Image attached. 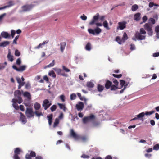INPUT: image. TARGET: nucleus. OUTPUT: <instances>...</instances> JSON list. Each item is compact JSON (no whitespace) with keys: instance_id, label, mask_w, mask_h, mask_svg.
I'll return each mask as SVG.
<instances>
[{"instance_id":"1","label":"nucleus","mask_w":159,"mask_h":159,"mask_svg":"<svg viewBox=\"0 0 159 159\" xmlns=\"http://www.w3.org/2000/svg\"><path fill=\"white\" fill-rule=\"evenodd\" d=\"M146 34V32L144 29L143 28H141L140 29L139 32H137L136 33L135 37L139 40H144L145 39L146 36L142 34L145 35Z\"/></svg>"},{"instance_id":"2","label":"nucleus","mask_w":159,"mask_h":159,"mask_svg":"<svg viewBox=\"0 0 159 159\" xmlns=\"http://www.w3.org/2000/svg\"><path fill=\"white\" fill-rule=\"evenodd\" d=\"M99 18V14L97 13L96 15L94 16L93 18L91 21H90L89 24L90 25H93L94 24H96L97 26H101L102 25V23H97L98 20Z\"/></svg>"},{"instance_id":"3","label":"nucleus","mask_w":159,"mask_h":159,"mask_svg":"<svg viewBox=\"0 0 159 159\" xmlns=\"http://www.w3.org/2000/svg\"><path fill=\"white\" fill-rule=\"evenodd\" d=\"M34 107L36 110L34 113L37 116L39 117L40 116H43V115L41 112H39L38 111V110L41 107V105L38 102L35 103L34 105Z\"/></svg>"},{"instance_id":"4","label":"nucleus","mask_w":159,"mask_h":159,"mask_svg":"<svg viewBox=\"0 0 159 159\" xmlns=\"http://www.w3.org/2000/svg\"><path fill=\"white\" fill-rule=\"evenodd\" d=\"M88 30L89 34L93 35H95V34H98L102 32L101 29L98 27L94 29H89Z\"/></svg>"},{"instance_id":"5","label":"nucleus","mask_w":159,"mask_h":159,"mask_svg":"<svg viewBox=\"0 0 159 159\" xmlns=\"http://www.w3.org/2000/svg\"><path fill=\"white\" fill-rule=\"evenodd\" d=\"M51 105L52 103L51 102H49L48 99H45L43 101L42 106L44 107L45 110H46Z\"/></svg>"},{"instance_id":"6","label":"nucleus","mask_w":159,"mask_h":159,"mask_svg":"<svg viewBox=\"0 0 159 159\" xmlns=\"http://www.w3.org/2000/svg\"><path fill=\"white\" fill-rule=\"evenodd\" d=\"M34 113L32 108H27L26 109L25 114L27 117L30 118L34 116Z\"/></svg>"},{"instance_id":"7","label":"nucleus","mask_w":159,"mask_h":159,"mask_svg":"<svg viewBox=\"0 0 159 159\" xmlns=\"http://www.w3.org/2000/svg\"><path fill=\"white\" fill-rule=\"evenodd\" d=\"M12 68L15 70L16 71L19 72H23L25 70L27 66L26 65H23L20 66L19 68H17L16 66L13 65L12 66Z\"/></svg>"},{"instance_id":"8","label":"nucleus","mask_w":159,"mask_h":159,"mask_svg":"<svg viewBox=\"0 0 159 159\" xmlns=\"http://www.w3.org/2000/svg\"><path fill=\"white\" fill-rule=\"evenodd\" d=\"M127 22L125 21L120 22H118V26L117 28V30H123L125 29L126 27V24Z\"/></svg>"},{"instance_id":"9","label":"nucleus","mask_w":159,"mask_h":159,"mask_svg":"<svg viewBox=\"0 0 159 159\" xmlns=\"http://www.w3.org/2000/svg\"><path fill=\"white\" fill-rule=\"evenodd\" d=\"M33 5H27L23 6L22 7V9L23 11H28L31 10L34 7Z\"/></svg>"},{"instance_id":"10","label":"nucleus","mask_w":159,"mask_h":159,"mask_svg":"<svg viewBox=\"0 0 159 159\" xmlns=\"http://www.w3.org/2000/svg\"><path fill=\"white\" fill-rule=\"evenodd\" d=\"M113 81L114 83V84L113 85L112 87L111 88V91L116 90V89H118V87L119 84L118 82L116 79H114L113 80Z\"/></svg>"},{"instance_id":"11","label":"nucleus","mask_w":159,"mask_h":159,"mask_svg":"<svg viewBox=\"0 0 159 159\" xmlns=\"http://www.w3.org/2000/svg\"><path fill=\"white\" fill-rule=\"evenodd\" d=\"M104 85L106 89H111L113 85L112 83L108 80H106Z\"/></svg>"},{"instance_id":"12","label":"nucleus","mask_w":159,"mask_h":159,"mask_svg":"<svg viewBox=\"0 0 159 159\" xmlns=\"http://www.w3.org/2000/svg\"><path fill=\"white\" fill-rule=\"evenodd\" d=\"M145 115V113L144 112H142L138 115L137 116V117H135L134 118H133V119L130 120V121H133V120H137V119L138 120H140L141 118H142V119H143L142 118Z\"/></svg>"},{"instance_id":"13","label":"nucleus","mask_w":159,"mask_h":159,"mask_svg":"<svg viewBox=\"0 0 159 159\" xmlns=\"http://www.w3.org/2000/svg\"><path fill=\"white\" fill-rule=\"evenodd\" d=\"M53 70L56 72V73L58 75H61L65 77L67 76V75L65 73H61V72L62 71V70L61 69L55 68H54Z\"/></svg>"},{"instance_id":"14","label":"nucleus","mask_w":159,"mask_h":159,"mask_svg":"<svg viewBox=\"0 0 159 159\" xmlns=\"http://www.w3.org/2000/svg\"><path fill=\"white\" fill-rule=\"evenodd\" d=\"M84 107V103L82 102H80L78 104L76 105V109L78 111L82 110Z\"/></svg>"},{"instance_id":"15","label":"nucleus","mask_w":159,"mask_h":159,"mask_svg":"<svg viewBox=\"0 0 159 159\" xmlns=\"http://www.w3.org/2000/svg\"><path fill=\"white\" fill-rule=\"evenodd\" d=\"M48 40L44 41L42 43H40L38 46L35 47L34 48L35 49H39L40 48H42V46H44L45 44L48 43Z\"/></svg>"},{"instance_id":"16","label":"nucleus","mask_w":159,"mask_h":159,"mask_svg":"<svg viewBox=\"0 0 159 159\" xmlns=\"http://www.w3.org/2000/svg\"><path fill=\"white\" fill-rule=\"evenodd\" d=\"M7 58L9 61L11 62H12L13 61V56L12 55H11V50L9 49L8 54L7 55Z\"/></svg>"},{"instance_id":"17","label":"nucleus","mask_w":159,"mask_h":159,"mask_svg":"<svg viewBox=\"0 0 159 159\" xmlns=\"http://www.w3.org/2000/svg\"><path fill=\"white\" fill-rule=\"evenodd\" d=\"M60 50L62 52H63L66 46V43L65 42H61L60 43Z\"/></svg>"},{"instance_id":"18","label":"nucleus","mask_w":159,"mask_h":159,"mask_svg":"<svg viewBox=\"0 0 159 159\" xmlns=\"http://www.w3.org/2000/svg\"><path fill=\"white\" fill-rule=\"evenodd\" d=\"M20 119L21 121L24 124L25 123L27 122V120L25 116L21 112L20 113Z\"/></svg>"},{"instance_id":"19","label":"nucleus","mask_w":159,"mask_h":159,"mask_svg":"<svg viewBox=\"0 0 159 159\" xmlns=\"http://www.w3.org/2000/svg\"><path fill=\"white\" fill-rule=\"evenodd\" d=\"M17 101V99H13L12 100L13 102V107L16 110H18L19 109V106L18 104L16 103Z\"/></svg>"},{"instance_id":"20","label":"nucleus","mask_w":159,"mask_h":159,"mask_svg":"<svg viewBox=\"0 0 159 159\" xmlns=\"http://www.w3.org/2000/svg\"><path fill=\"white\" fill-rule=\"evenodd\" d=\"M140 14L139 13H138L134 16V20L136 21H139L140 19Z\"/></svg>"},{"instance_id":"21","label":"nucleus","mask_w":159,"mask_h":159,"mask_svg":"<svg viewBox=\"0 0 159 159\" xmlns=\"http://www.w3.org/2000/svg\"><path fill=\"white\" fill-rule=\"evenodd\" d=\"M1 35L2 37L5 38H10V35L8 33L5 32H2L1 34Z\"/></svg>"},{"instance_id":"22","label":"nucleus","mask_w":159,"mask_h":159,"mask_svg":"<svg viewBox=\"0 0 159 159\" xmlns=\"http://www.w3.org/2000/svg\"><path fill=\"white\" fill-rule=\"evenodd\" d=\"M97 88L98 91L100 92H102L104 89L103 85L100 84H98Z\"/></svg>"},{"instance_id":"23","label":"nucleus","mask_w":159,"mask_h":159,"mask_svg":"<svg viewBox=\"0 0 159 159\" xmlns=\"http://www.w3.org/2000/svg\"><path fill=\"white\" fill-rule=\"evenodd\" d=\"M22 152V151L19 148H16L15 149L14 152V155H18L20 154Z\"/></svg>"},{"instance_id":"24","label":"nucleus","mask_w":159,"mask_h":159,"mask_svg":"<svg viewBox=\"0 0 159 159\" xmlns=\"http://www.w3.org/2000/svg\"><path fill=\"white\" fill-rule=\"evenodd\" d=\"M144 27L145 29L147 31L152 29L151 25L150 24L148 23H147L145 25H144Z\"/></svg>"},{"instance_id":"25","label":"nucleus","mask_w":159,"mask_h":159,"mask_svg":"<svg viewBox=\"0 0 159 159\" xmlns=\"http://www.w3.org/2000/svg\"><path fill=\"white\" fill-rule=\"evenodd\" d=\"M52 117L53 115L52 114H51L49 116H47V118H48V124L50 126L51 125H52Z\"/></svg>"},{"instance_id":"26","label":"nucleus","mask_w":159,"mask_h":159,"mask_svg":"<svg viewBox=\"0 0 159 159\" xmlns=\"http://www.w3.org/2000/svg\"><path fill=\"white\" fill-rule=\"evenodd\" d=\"M10 44V42L8 41H4L0 43V47H5Z\"/></svg>"},{"instance_id":"27","label":"nucleus","mask_w":159,"mask_h":159,"mask_svg":"<svg viewBox=\"0 0 159 159\" xmlns=\"http://www.w3.org/2000/svg\"><path fill=\"white\" fill-rule=\"evenodd\" d=\"M128 37L127 35L125 32H124L122 38L123 42L124 43L125 42V41L128 39Z\"/></svg>"},{"instance_id":"28","label":"nucleus","mask_w":159,"mask_h":159,"mask_svg":"<svg viewBox=\"0 0 159 159\" xmlns=\"http://www.w3.org/2000/svg\"><path fill=\"white\" fill-rule=\"evenodd\" d=\"M85 49L86 50L89 51L91 50V45L90 43L88 42L87 43L85 47Z\"/></svg>"},{"instance_id":"29","label":"nucleus","mask_w":159,"mask_h":159,"mask_svg":"<svg viewBox=\"0 0 159 159\" xmlns=\"http://www.w3.org/2000/svg\"><path fill=\"white\" fill-rule=\"evenodd\" d=\"M102 25L107 29L109 30L110 29V28L108 26V23L106 20H105L103 22Z\"/></svg>"},{"instance_id":"30","label":"nucleus","mask_w":159,"mask_h":159,"mask_svg":"<svg viewBox=\"0 0 159 159\" xmlns=\"http://www.w3.org/2000/svg\"><path fill=\"white\" fill-rule=\"evenodd\" d=\"M71 135L75 139H77L78 138V135L73 129H71Z\"/></svg>"},{"instance_id":"31","label":"nucleus","mask_w":159,"mask_h":159,"mask_svg":"<svg viewBox=\"0 0 159 159\" xmlns=\"http://www.w3.org/2000/svg\"><path fill=\"white\" fill-rule=\"evenodd\" d=\"M116 41L119 44H121L122 43H124L123 42L122 39H121L118 36L116 37Z\"/></svg>"},{"instance_id":"32","label":"nucleus","mask_w":159,"mask_h":159,"mask_svg":"<svg viewBox=\"0 0 159 159\" xmlns=\"http://www.w3.org/2000/svg\"><path fill=\"white\" fill-rule=\"evenodd\" d=\"M94 86V84L92 82L89 81L87 83V86L89 88H93Z\"/></svg>"},{"instance_id":"33","label":"nucleus","mask_w":159,"mask_h":159,"mask_svg":"<svg viewBox=\"0 0 159 159\" xmlns=\"http://www.w3.org/2000/svg\"><path fill=\"white\" fill-rule=\"evenodd\" d=\"M88 118V120L89 121L94 120L95 119V116L93 114H91L89 116H87Z\"/></svg>"},{"instance_id":"34","label":"nucleus","mask_w":159,"mask_h":159,"mask_svg":"<svg viewBox=\"0 0 159 159\" xmlns=\"http://www.w3.org/2000/svg\"><path fill=\"white\" fill-rule=\"evenodd\" d=\"M120 84L122 87L124 86L125 87L124 88H125L127 86V84L125 85V82L123 80H121L120 81Z\"/></svg>"},{"instance_id":"35","label":"nucleus","mask_w":159,"mask_h":159,"mask_svg":"<svg viewBox=\"0 0 159 159\" xmlns=\"http://www.w3.org/2000/svg\"><path fill=\"white\" fill-rule=\"evenodd\" d=\"M59 120L57 118L55 119V122H54V124L53 125V127L54 128L56 127V126H57V125L59 123Z\"/></svg>"},{"instance_id":"36","label":"nucleus","mask_w":159,"mask_h":159,"mask_svg":"<svg viewBox=\"0 0 159 159\" xmlns=\"http://www.w3.org/2000/svg\"><path fill=\"white\" fill-rule=\"evenodd\" d=\"M48 75L49 76H51L53 78H55L56 77V74L53 70H51L49 72Z\"/></svg>"},{"instance_id":"37","label":"nucleus","mask_w":159,"mask_h":159,"mask_svg":"<svg viewBox=\"0 0 159 159\" xmlns=\"http://www.w3.org/2000/svg\"><path fill=\"white\" fill-rule=\"evenodd\" d=\"M23 94L25 97H27L28 99H30L31 98V95L30 93L27 92H25Z\"/></svg>"},{"instance_id":"38","label":"nucleus","mask_w":159,"mask_h":159,"mask_svg":"<svg viewBox=\"0 0 159 159\" xmlns=\"http://www.w3.org/2000/svg\"><path fill=\"white\" fill-rule=\"evenodd\" d=\"M58 105L59 106L60 109H62L64 111H65L66 107L65 105L59 103H58Z\"/></svg>"},{"instance_id":"39","label":"nucleus","mask_w":159,"mask_h":159,"mask_svg":"<svg viewBox=\"0 0 159 159\" xmlns=\"http://www.w3.org/2000/svg\"><path fill=\"white\" fill-rule=\"evenodd\" d=\"M8 4H9L8 5L5 6L6 8L9 7H11L14 5V3L13 1H9L8 2Z\"/></svg>"},{"instance_id":"40","label":"nucleus","mask_w":159,"mask_h":159,"mask_svg":"<svg viewBox=\"0 0 159 159\" xmlns=\"http://www.w3.org/2000/svg\"><path fill=\"white\" fill-rule=\"evenodd\" d=\"M138 8V6L136 4L133 5L131 8V10L132 11H136Z\"/></svg>"},{"instance_id":"41","label":"nucleus","mask_w":159,"mask_h":159,"mask_svg":"<svg viewBox=\"0 0 159 159\" xmlns=\"http://www.w3.org/2000/svg\"><path fill=\"white\" fill-rule=\"evenodd\" d=\"M15 96H19L21 94V93L19 90H16L14 93Z\"/></svg>"},{"instance_id":"42","label":"nucleus","mask_w":159,"mask_h":159,"mask_svg":"<svg viewBox=\"0 0 159 159\" xmlns=\"http://www.w3.org/2000/svg\"><path fill=\"white\" fill-rule=\"evenodd\" d=\"M16 79L19 84H25V82L22 81L21 79L20 78L16 77Z\"/></svg>"},{"instance_id":"43","label":"nucleus","mask_w":159,"mask_h":159,"mask_svg":"<svg viewBox=\"0 0 159 159\" xmlns=\"http://www.w3.org/2000/svg\"><path fill=\"white\" fill-rule=\"evenodd\" d=\"M82 121L84 124H86L89 121L88 120V118L87 117V116H86L84 117L83 118Z\"/></svg>"},{"instance_id":"44","label":"nucleus","mask_w":159,"mask_h":159,"mask_svg":"<svg viewBox=\"0 0 159 159\" xmlns=\"http://www.w3.org/2000/svg\"><path fill=\"white\" fill-rule=\"evenodd\" d=\"M62 68L63 70L66 72H68L70 71V69H68L64 66H62Z\"/></svg>"},{"instance_id":"45","label":"nucleus","mask_w":159,"mask_h":159,"mask_svg":"<svg viewBox=\"0 0 159 159\" xmlns=\"http://www.w3.org/2000/svg\"><path fill=\"white\" fill-rule=\"evenodd\" d=\"M57 108V106L56 105H54L52 106L51 108L50 109L52 112H53L55 111Z\"/></svg>"},{"instance_id":"46","label":"nucleus","mask_w":159,"mask_h":159,"mask_svg":"<svg viewBox=\"0 0 159 159\" xmlns=\"http://www.w3.org/2000/svg\"><path fill=\"white\" fill-rule=\"evenodd\" d=\"M76 95L75 93H72L70 96V99L71 100H74L76 99Z\"/></svg>"},{"instance_id":"47","label":"nucleus","mask_w":159,"mask_h":159,"mask_svg":"<svg viewBox=\"0 0 159 159\" xmlns=\"http://www.w3.org/2000/svg\"><path fill=\"white\" fill-rule=\"evenodd\" d=\"M21 60L20 58H18L16 61V64L20 66L21 65Z\"/></svg>"},{"instance_id":"48","label":"nucleus","mask_w":159,"mask_h":159,"mask_svg":"<svg viewBox=\"0 0 159 159\" xmlns=\"http://www.w3.org/2000/svg\"><path fill=\"white\" fill-rule=\"evenodd\" d=\"M55 64V60H53L52 62L50 63L49 65L47 66H46V67H52L54 66Z\"/></svg>"},{"instance_id":"49","label":"nucleus","mask_w":159,"mask_h":159,"mask_svg":"<svg viewBox=\"0 0 159 159\" xmlns=\"http://www.w3.org/2000/svg\"><path fill=\"white\" fill-rule=\"evenodd\" d=\"M20 55V52L17 49H16L15 51V55L16 56H19Z\"/></svg>"},{"instance_id":"50","label":"nucleus","mask_w":159,"mask_h":159,"mask_svg":"<svg viewBox=\"0 0 159 159\" xmlns=\"http://www.w3.org/2000/svg\"><path fill=\"white\" fill-rule=\"evenodd\" d=\"M112 76L115 78H121L122 76V75L121 74H119V75H116L115 74H112Z\"/></svg>"},{"instance_id":"51","label":"nucleus","mask_w":159,"mask_h":159,"mask_svg":"<svg viewBox=\"0 0 159 159\" xmlns=\"http://www.w3.org/2000/svg\"><path fill=\"white\" fill-rule=\"evenodd\" d=\"M155 112V111H149V112H146L145 113V114L146 115H151L153 113H154Z\"/></svg>"},{"instance_id":"52","label":"nucleus","mask_w":159,"mask_h":159,"mask_svg":"<svg viewBox=\"0 0 159 159\" xmlns=\"http://www.w3.org/2000/svg\"><path fill=\"white\" fill-rule=\"evenodd\" d=\"M30 156L33 157H36V153L34 151H31V152L30 154H29Z\"/></svg>"},{"instance_id":"53","label":"nucleus","mask_w":159,"mask_h":159,"mask_svg":"<svg viewBox=\"0 0 159 159\" xmlns=\"http://www.w3.org/2000/svg\"><path fill=\"white\" fill-rule=\"evenodd\" d=\"M153 149L156 150H157L159 149V144H156L153 147Z\"/></svg>"},{"instance_id":"54","label":"nucleus","mask_w":159,"mask_h":159,"mask_svg":"<svg viewBox=\"0 0 159 159\" xmlns=\"http://www.w3.org/2000/svg\"><path fill=\"white\" fill-rule=\"evenodd\" d=\"M19 37V35L16 36L15 39H14L13 42V44H16L17 43L16 41L18 39Z\"/></svg>"},{"instance_id":"55","label":"nucleus","mask_w":159,"mask_h":159,"mask_svg":"<svg viewBox=\"0 0 159 159\" xmlns=\"http://www.w3.org/2000/svg\"><path fill=\"white\" fill-rule=\"evenodd\" d=\"M81 158H89V156L88 155H86L85 154H83L81 156Z\"/></svg>"},{"instance_id":"56","label":"nucleus","mask_w":159,"mask_h":159,"mask_svg":"<svg viewBox=\"0 0 159 159\" xmlns=\"http://www.w3.org/2000/svg\"><path fill=\"white\" fill-rule=\"evenodd\" d=\"M11 37L12 38H13L14 37L15 34L16 32L14 30H12L11 31Z\"/></svg>"},{"instance_id":"57","label":"nucleus","mask_w":159,"mask_h":159,"mask_svg":"<svg viewBox=\"0 0 159 159\" xmlns=\"http://www.w3.org/2000/svg\"><path fill=\"white\" fill-rule=\"evenodd\" d=\"M22 102V99L21 98L19 97L18 99H17L16 102H17L19 104L21 103Z\"/></svg>"},{"instance_id":"58","label":"nucleus","mask_w":159,"mask_h":159,"mask_svg":"<svg viewBox=\"0 0 159 159\" xmlns=\"http://www.w3.org/2000/svg\"><path fill=\"white\" fill-rule=\"evenodd\" d=\"M60 99L62 100L63 102H64L65 101V96L63 95H61L60 96Z\"/></svg>"},{"instance_id":"59","label":"nucleus","mask_w":159,"mask_h":159,"mask_svg":"<svg viewBox=\"0 0 159 159\" xmlns=\"http://www.w3.org/2000/svg\"><path fill=\"white\" fill-rule=\"evenodd\" d=\"M105 16H102L100 17L99 16V18L100 20L101 21H103L104 20V19L105 18Z\"/></svg>"},{"instance_id":"60","label":"nucleus","mask_w":159,"mask_h":159,"mask_svg":"<svg viewBox=\"0 0 159 159\" xmlns=\"http://www.w3.org/2000/svg\"><path fill=\"white\" fill-rule=\"evenodd\" d=\"M83 20H85L87 19V16L83 14V15L81 16L80 17Z\"/></svg>"},{"instance_id":"61","label":"nucleus","mask_w":159,"mask_h":159,"mask_svg":"<svg viewBox=\"0 0 159 159\" xmlns=\"http://www.w3.org/2000/svg\"><path fill=\"white\" fill-rule=\"evenodd\" d=\"M148 31V34L150 36H152V34L153 31L152 29L147 31Z\"/></svg>"},{"instance_id":"62","label":"nucleus","mask_w":159,"mask_h":159,"mask_svg":"<svg viewBox=\"0 0 159 159\" xmlns=\"http://www.w3.org/2000/svg\"><path fill=\"white\" fill-rule=\"evenodd\" d=\"M31 157L29 154H27L25 156L26 159H31Z\"/></svg>"},{"instance_id":"63","label":"nucleus","mask_w":159,"mask_h":159,"mask_svg":"<svg viewBox=\"0 0 159 159\" xmlns=\"http://www.w3.org/2000/svg\"><path fill=\"white\" fill-rule=\"evenodd\" d=\"M5 68V66L4 65V64L0 63V70L3 69Z\"/></svg>"},{"instance_id":"64","label":"nucleus","mask_w":159,"mask_h":159,"mask_svg":"<svg viewBox=\"0 0 159 159\" xmlns=\"http://www.w3.org/2000/svg\"><path fill=\"white\" fill-rule=\"evenodd\" d=\"M13 159H20V157L18 156V155H14L13 156Z\"/></svg>"}]
</instances>
